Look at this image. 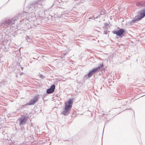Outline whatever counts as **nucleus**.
Returning a JSON list of instances; mask_svg holds the SVG:
<instances>
[{"label": "nucleus", "instance_id": "1", "mask_svg": "<svg viewBox=\"0 0 145 145\" xmlns=\"http://www.w3.org/2000/svg\"><path fill=\"white\" fill-rule=\"evenodd\" d=\"M73 103V99H69L65 103L64 110L62 112L63 115H66L68 114L72 108Z\"/></svg>", "mask_w": 145, "mask_h": 145}, {"label": "nucleus", "instance_id": "2", "mask_svg": "<svg viewBox=\"0 0 145 145\" xmlns=\"http://www.w3.org/2000/svg\"><path fill=\"white\" fill-rule=\"evenodd\" d=\"M139 16H137L136 18L132 21V23H134L135 22L139 21L143 18L145 16V9L141 10L140 12Z\"/></svg>", "mask_w": 145, "mask_h": 145}, {"label": "nucleus", "instance_id": "3", "mask_svg": "<svg viewBox=\"0 0 145 145\" xmlns=\"http://www.w3.org/2000/svg\"><path fill=\"white\" fill-rule=\"evenodd\" d=\"M124 29H120L117 31H113V33L116 34L117 36H120V37H122L124 35L123 33L125 32Z\"/></svg>", "mask_w": 145, "mask_h": 145}, {"label": "nucleus", "instance_id": "4", "mask_svg": "<svg viewBox=\"0 0 145 145\" xmlns=\"http://www.w3.org/2000/svg\"><path fill=\"white\" fill-rule=\"evenodd\" d=\"M27 119L28 118L25 117L20 118L19 120L20 122V125H21L25 123Z\"/></svg>", "mask_w": 145, "mask_h": 145}, {"label": "nucleus", "instance_id": "5", "mask_svg": "<svg viewBox=\"0 0 145 145\" xmlns=\"http://www.w3.org/2000/svg\"><path fill=\"white\" fill-rule=\"evenodd\" d=\"M55 86L54 84L52 85L50 87V88L48 89L46 92L48 94H50L52 93L54 91Z\"/></svg>", "mask_w": 145, "mask_h": 145}, {"label": "nucleus", "instance_id": "6", "mask_svg": "<svg viewBox=\"0 0 145 145\" xmlns=\"http://www.w3.org/2000/svg\"><path fill=\"white\" fill-rule=\"evenodd\" d=\"M38 100V97L37 96H35L33 99L31 100L28 104V105H33Z\"/></svg>", "mask_w": 145, "mask_h": 145}, {"label": "nucleus", "instance_id": "7", "mask_svg": "<svg viewBox=\"0 0 145 145\" xmlns=\"http://www.w3.org/2000/svg\"><path fill=\"white\" fill-rule=\"evenodd\" d=\"M103 64H101V65L100 67H99L97 68H94L91 71L94 74V73L96 72L98 70H100L101 68L103 67Z\"/></svg>", "mask_w": 145, "mask_h": 145}, {"label": "nucleus", "instance_id": "8", "mask_svg": "<svg viewBox=\"0 0 145 145\" xmlns=\"http://www.w3.org/2000/svg\"><path fill=\"white\" fill-rule=\"evenodd\" d=\"M93 73L91 71L89 72L88 74V77L89 78H90L93 75Z\"/></svg>", "mask_w": 145, "mask_h": 145}, {"label": "nucleus", "instance_id": "9", "mask_svg": "<svg viewBox=\"0 0 145 145\" xmlns=\"http://www.w3.org/2000/svg\"><path fill=\"white\" fill-rule=\"evenodd\" d=\"M141 5L143 6L145 5V2L144 3H142Z\"/></svg>", "mask_w": 145, "mask_h": 145}]
</instances>
